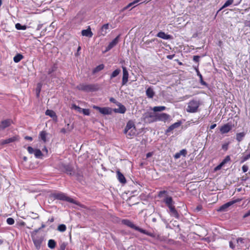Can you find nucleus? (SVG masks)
Returning <instances> with one entry per match:
<instances>
[{
	"label": "nucleus",
	"instance_id": "a878e982",
	"mask_svg": "<svg viewBox=\"0 0 250 250\" xmlns=\"http://www.w3.org/2000/svg\"><path fill=\"white\" fill-rule=\"evenodd\" d=\"M246 135L244 132L237 133L236 135V139L238 142H241Z\"/></svg>",
	"mask_w": 250,
	"mask_h": 250
},
{
	"label": "nucleus",
	"instance_id": "ddd939ff",
	"mask_svg": "<svg viewBox=\"0 0 250 250\" xmlns=\"http://www.w3.org/2000/svg\"><path fill=\"white\" fill-rule=\"evenodd\" d=\"M234 243L238 249H240L245 246V240L242 238H238L237 240L234 241Z\"/></svg>",
	"mask_w": 250,
	"mask_h": 250
},
{
	"label": "nucleus",
	"instance_id": "aec40b11",
	"mask_svg": "<svg viewBox=\"0 0 250 250\" xmlns=\"http://www.w3.org/2000/svg\"><path fill=\"white\" fill-rule=\"evenodd\" d=\"M82 35L83 36L91 38L93 36V33L91 30L90 27H88L87 29L83 30L82 31Z\"/></svg>",
	"mask_w": 250,
	"mask_h": 250
},
{
	"label": "nucleus",
	"instance_id": "423d86ee",
	"mask_svg": "<svg viewBox=\"0 0 250 250\" xmlns=\"http://www.w3.org/2000/svg\"><path fill=\"white\" fill-rule=\"evenodd\" d=\"M144 121L146 123H150L156 121V113L146 112L143 115Z\"/></svg>",
	"mask_w": 250,
	"mask_h": 250
},
{
	"label": "nucleus",
	"instance_id": "09e8293b",
	"mask_svg": "<svg viewBox=\"0 0 250 250\" xmlns=\"http://www.w3.org/2000/svg\"><path fill=\"white\" fill-rule=\"evenodd\" d=\"M146 94H154L153 88L152 87H148L146 90Z\"/></svg>",
	"mask_w": 250,
	"mask_h": 250
},
{
	"label": "nucleus",
	"instance_id": "c9c22d12",
	"mask_svg": "<svg viewBox=\"0 0 250 250\" xmlns=\"http://www.w3.org/2000/svg\"><path fill=\"white\" fill-rule=\"evenodd\" d=\"M15 27L17 30H25L27 28L26 25H22L19 23L16 24Z\"/></svg>",
	"mask_w": 250,
	"mask_h": 250
},
{
	"label": "nucleus",
	"instance_id": "7c9ffc66",
	"mask_svg": "<svg viewBox=\"0 0 250 250\" xmlns=\"http://www.w3.org/2000/svg\"><path fill=\"white\" fill-rule=\"evenodd\" d=\"M56 243L54 240L50 239L48 241V246L51 249H53L55 248Z\"/></svg>",
	"mask_w": 250,
	"mask_h": 250
},
{
	"label": "nucleus",
	"instance_id": "338daca9",
	"mask_svg": "<svg viewBox=\"0 0 250 250\" xmlns=\"http://www.w3.org/2000/svg\"><path fill=\"white\" fill-rule=\"evenodd\" d=\"M110 101L112 102V103H116V100L114 98H111L110 99Z\"/></svg>",
	"mask_w": 250,
	"mask_h": 250
},
{
	"label": "nucleus",
	"instance_id": "4d7b16f0",
	"mask_svg": "<svg viewBox=\"0 0 250 250\" xmlns=\"http://www.w3.org/2000/svg\"><path fill=\"white\" fill-rule=\"evenodd\" d=\"M200 57L199 56H193V61L196 62H198L199 61Z\"/></svg>",
	"mask_w": 250,
	"mask_h": 250
},
{
	"label": "nucleus",
	"instance_id": "72a5a7b5",
	"mask_svg": "<svg viewBox=\"0 0 250 250\" xmlns=\"http://www.w3.org/2000/svg\"><path fill=\"white\" fill-rule=\"evenodd\" d=\"M166 108V107L164 106H154L152 110L154 112H159L165 110Z\"/></svg>",
	"mask_w": 250,
	"mask_h": 250
},
{
	"label": "nucleus",
	"instance_id": "8fccbe9b",
	"mask_svg": "<svg viewBox=\"0 0 250 250\" xmlns=\"http://www.w3.org/2000/svg\"><path fill=\"white\" fill-rule=\"evenodd\" d=\"M85 115H89L90 114L89 110L88 109H83L82 112Z\"/></svg>",
	"mask_w": 250,
	"mask_h": 250
},
{
	"label": "nucleus",
	"instance_id": "9b49d317",
	"mask_svg": "<svg viewBox=\"0 0 250 250\" xmlns=\"http://www.w3.org/2000/svg\"><path fill=\"white\" fill-rule=\"evenodd\" d=\"M19 140V138L18 136H15L12 137L5 139L2 140L0 141V144L2 145H4L5 144H8L11 143H13L16 141H18Z\"/></svg>",
	"mask_w": 250,
	"mask_h": 250
},
{
	"label": "nucleus",
	"instance_id": "13d9d810",
	"mask_svg": "<svg viewBox=\"0 0 250 250\" xmlns=\"http://www.w3.org/2000/svg\"><path fill=\"white\" fill-rule=\"evenodd\" d=\"M250 216V210H249L247 213H246L244 216H243V218H246L248 216Z\"/></svg>",
	"mask_w": 250,
	"mask_h": 250
},
{
	"label": "nucleus",
	"instance_id": "052dcab7",
	"mask_svg": "<svg viewBox=\"0 0 250 250\" xmlns=\"http://www.w3.org/2000/svg\"><path fill=\"white\" fill-rule=\"evenodd\" d=\"M196 72H197V75L200 78V79H201L202 80V75L200 73L199 70L198 69H196Z\"/></svg>",
	"mask_w": 250,
	"mask_h": 250
},
{
	"label": "nucleus",
	"instance_id": "0e129e2a",
	"mask_svg": "<svg viewBox=\"0 0 250 250\" xmlns=\"http://www.w3.org/2000/svg\"><path fill=\"white\" fill-rule=\"evenodd\" d=\"M24 139L27 140L32 141L33 140L32 138L30 136H26L24 137Z\"/></svg>",
	"mask_w": 250,
	"mask_h": 250
},
{
	"label": "nucleus",
	"instance_id": "6e6d98bb",
	"mask_svg": "<svg viewBox=\"0 0 250 250\" xmlns=\"http://www.w3.org/2000/svg\"><path fill=\"white\" fill-rule=\"evenodd\" d=\"M248 167L246 165H244L243 167H242V170L243 171V172H246L248 171Z\"/></svg>",
	"mask_w": 250,
	"mask_h": 250
},
{
	"label": "nucleus",
	"instance_id": "69168bd1",
	"mask_svg": "<svg viewBox=\"0 0 250 250\" xmlns=\"http://www.w3.org/2000/svg\"><path fill=\"white\" fill-rule=\"evenodd\" d=\"M65 246L64 244H62L60 247V250H64Z\"/></svg>",
	"mask_w": 250,
	"mask_h": 250
},
{
	"label": "nucleus",
	"instance_id": "c03bdc74",
	"mask_svg": "<svg viewBox=\"0 0 250 250\" xmlns=\"http://www.w3.org/2000/svg\"><path fill=\"white\" fill-rule=\"evenodd\" d=\"M6 222L8 224L12 225L14 224L15 221L12 218H8L6 220Z\"/></svg>",
	"mask_w": 250,
	"mask_h": 250
},
{
	"label": "nucleus",
	"instance_id": "5701e85b",
	"mask_svg": "<svg viewBox=\"0 0 250 250\" xmlns=\"http://www.w3.org/2000/svg\"><path fill=\"white\" fill-rule=\"evenodd\" d=\"M45 114L46 115L49 116L50 117L52 118L54 120H57V117L56 116L55 112L54 111H53L52 110L47 109L45 111Z\"/></svg>",
	"mask_w": 250,
	"mask_h": 250
},
{
	"label": "nucleus",
	"instance_id": "bf43d9fd",
	"mask_svg": "<svg viewBox=\"0 0 250 250\" xmlns=\"http://www.w3.org/2000/svg\"><path fill=\"white\" fill-rule=\"evenodd\" d=\"M18 224L20 226H24L25 225V222H24L23 221H20V222H19L18 223Z\"/></svg>",
	"mask_w": 250,
	"mask_h": 250
},
{
	"label": "nucleus",
	"instance_id": "bb28decb",
	"mask_svg": "<svg viewBox=\"0 0 250 250\" xmlns=\"http://www.w3.org/2000/svg\"><path fill=\"white\" fill-rule=\"evenodd\" d=\"M187 154V150L186 149H182L180 151V152L176 153L174 155V158L175 159L179 158L181 155L185 156Z\"/></svg>",
	"mask_w": 250,
	"mask_h": 250
},
{
	"label": "nucleus",
	"instance_id": "58836bf2",
	"mask_svg": "<svg viewBox=\"0 0 250 250\" xmlns=\"http://www.w3.org/2000/svg\"><path fill=\"white\" fill-rule=\"evenodd\" d=\"M40 136L41 139L43 140L44 142H46V133L45 131H42L40 134Z\"/></svg>",
	"mask_w": 250,
	"mask_h": 250
},
{
	"label": "nucleus",
	"instance_id": "7ed1b4c3",
	"mask_svg": "<svg viewBox=\"0 0 250 250\" xmlns=\"http://www.w3.org/2000/svg\"><path fill=\"white\" fill-rule=\"evenodd\" d=\"M77 88L85 92H91L96 91L99 89V86L96 84H80Z\"/></svg>",
	"mask_w": 250,
	"mask_h": 250
},
{
	"label": "nucleus",
	"instance_id": "864d4df0",
	"mask_svg": "<svg viewBox=\"0 0 250 250\" xmlns=\"http://www.w3.org/2000/svg\"><path fill=\"white\" fill-rule=\"evenodd\" d=\"M229 143H226L222 145V149L225 151L227 150L228 148Z\"/></svg>",
	"mask_w": 250,
	"mask_h": 250
},
{
	"label": "nucleus",
	"instance_id": "cd10ccee",
	"mask_svg": "<svg viewBox=\"0 0 250 250\" xmlns=\"http://www.w3.org/2000/svg\"><path fill=\"white\" fill-rule=\"evenodd\" d=\"M118 179L121 183H125L126 182L124 176L120 172L117 171Z\"/></svg>",
	"mask_w": 250,
	"mask_h": 250
},
{
	"label": "nucleus",
	"instance_id": "20e7f679",
	"mask_svg": "<svg viewBox=\"0 0 250 250\" xmlns=\"http://www.w3.org/2000/svg\"><path fill=\"white\" fill-rule=\"evenodd\" d=\"M51 196L55 199L66 201L70 203L77 204V202L74 199L67 197L64 193L62 192L53 193L51 194Z\"/></svg>",
	"mask_w": 250,
	"mask_h": 250
},
{
	"label": "nucleus",
	"instance_id": "b1692460",
	"mask_svg": "<svg viewBox=\"0 0 250 250\" xmlns=\"http://www.w3.org/2000/svg\"><path fill=\"white\" fill-rule=\"evenodd\" d=\"M157 37L165 40H168L170 38V36L169 35L166 34L164 32L162 31L159 32L157 34Z\"/></svg>",
	"mask_w": 250,
	"mask_h": 250
},
{
	"label": "nucleus",
	"instance_id": "6e6552de",
	"mask_svg": "<svg viewBox=\"0 0 250 250\" xmlns=\"http://www.w3.org/2000/svg\"><path fill=\"white\" fill-rule=\"evenodd\" d=\"M109 24L106 23L104 24L100 30L98 31V35L99 36H104L108 32Z\"/></svg>",
	"mask_w": 250,
	"mask_h": 250
},
{
	"label": "nucleus",
	"instance_id": "4c0bfd02",
	"mask_svg": "<svg viewBox=\"0 0 250 250\" xmlns=\"http://www.w3.org/2000/svg\"><path fill=\"white\" fill-rule=\"evenodd\" d=\"M168 208H169L170 212L172 213V214L174 216H178L177 212L176 210V209L175 208V207H174V205L171 206V207H170Z\"/></svg>",
	"mask_w": 250,
	"mask_h": 250
},
{
	"label": "nucleus",
	"instance_id": "393cba45",
	"mask_svg": "<svg viewBox=\"0 0 250 250\" xmlns=\"http://www.w3.org/2000/svg\"><path fill=\"white\" fill-rule=\"evenodd\" d=\"M128 138H131L134 137L136 134V129H129L126 132L124 133Z\"/></svg>",
	"mask_w": 250,
	"mask_h": 250
},
{
	"label": "nucleus",
	"instance_id": "680f3d73",
	"mask_svg": "<svg viewBox=\"0 0 250 250\" xmlns=\"http://www.w3.org/2000/svg\"><path fill=\"white\" fill-rule=\"evenodd\" d=\"M153 155V152H148L146 154V158H149L151 156H152Z\"/></svg>",
	"mask_w": 250,
	"mask_h": 250
},
{
	"label": "nucleus",
	"instance_id": "1a4fd4ad",
	"mask_svg": "<svg viewBox=\"0 0 250 250\" xmlns=\"http://www.w3.org/2000/svg\"><path fill=\"white\" fill-rule=\"evenodd\" d=\"M170 118V116L166 113H156V121H163L166 122Z\"/></svg>",
	"mask_w": 250,
	"mask_h": 250
},
{
	"label": "nucleus",
	"instance_id": "c85d7f7f",
	"mask_svg": "<svg viewBox=\"0 0 250 250\" xmlns=\"http://www.w3.org/2000/svg\"><path fill=\"white\" fill-rule=\"evenodd\" d=\"M23 58V56L21 54H17L13 58L14 62L18 63Z\"/></svg>",
	"mask_w": 250,
	"mask_h": 250
},
{
	"label": "nucleus",
	"instance_id": "9d476101",
	"mask_svg": "<svg viewBox=\"0 0 250 250\" xmlns=\"http://www.w3.org/2000/svg\"><path fill=\"white\" fill-rule=\"evenodd\" d=\"M232 128V125L231 124H226L221 127L220 131L222 134L228 133Z\"/></svg>",
	"mask_w": 250,
	"mask_h": 250
},
{
	"label": "nucleus",
	"instance_id": "0eeeda50",
	"mask_svg": "<svg viewBox=\"0 0 250 250\" xmlns=\"http://www.w3.org/2000/svg\"><path fill=\"white\" fill-rule=\"evenodd\" d=\"M93 108L98 110L103 115H109L112 113V109L110 107H100L96 105L93 106Z\"/></svg>",
	"mask_w": 250,
	"mask_h": 250
},
{
	"label": "nucleus",
	"instance_id": "a18cd8bd",
	"mask_svg": "<svg viewBox=\"0 0 250 250\" xmlns=\"http://www.w3.org/2000/svg\"><path fill=\"white\" fill-rule=\"evenodd\" d=\"M64 168H65V170L66 171V172L70 173V174H71V172L72 171V168L69 166H65L64 167Z\"/></svg>",
	"mask_w": 250,
	"mask_h": 250
},
{
	"label": "nucleus",
	"instance_id": "f257e3e1",
	"mask_svg": "<svg viewBox=\"0 0 250 250\" xmlns=\"http://www.w3.org/2000/svg\"><path fill=\"white\" fill-rule=\"evenodd\" d=\"M122 222L123 224H124L132 229H133L136 230H138L141 233H143L144 234H145L146 235H147L150 236L152 237H154L155 236V235H154L153 233L148 232V231H146V230L143 229H142L136 226L131 221H129V220L124 219L122 221Z\"/></svg>",
	"mask_w": 250,
	"mask_h": 250
},
{
	"label": "nucleus",
	"instance_id": "e2e57ef3",
	"mask_svg": "<svg viewBox=\"0 0 250 250\" xmlns=\"http://www.w3.org/2000/svg\"><path fill=\"white\" fill-rule=\"evenodd\" d=\"M245 25L250 27V20L249 21H246L245 22Z\"/></svg>",
	"mask_w": 250,
	"mask_h": 250
},
{
	"label": "nucleus",
	"instance_id": "e433bc0d",
	"mask_svg": "<svg viewBox=\"0 0 250 250\" xmlns=\"http://www.w3.org/2000/svg\"><path fill=\"white\" fill-rule=\"evenodd\" d=\"M120 72L121 70L119 69H117L115 70H114L110 76V79H112L118 76L119 74L120 73Z\"/></svg>",
	"mask_w": 250,
	"mask_h": 250
},
{
	"label": "nucleus",
	"instance_id": "ea45409f",
	"mask_svg": "<svg viewBox=\"0 0 250 250\" xmlns=\"http://www.w3.org/2000/svg\"><path fill=\"white\" fill-rule=\"evenodd\" d=\"M66 229V226L65 225L61 224L58 226V230L61 232H64L65 231Z\"/></svg>",
	"mask_w": 250,
	"mask_h": 250
},
{
	"label": "nucleus",
	"instance_id": "f3484780",
	"mask_svg": "<svg viewBox=\"0 0 250 250\" xmlns=\"http://www.w3.org/2000/svg\"><path fill=\"white\" fill-rule=\"evenodd\" d=\"M135 129V125H134V123L133 121H129L127 123V125L124 130V133H126V132H127V131L129 129Z\"/></svg>",
	"mask_w": 250,
	"mask_h": 250
},
{
	"label": "nucleus",
	"instance_id": "a211bd4d",
	"mask_svg": "<svg viewBox=\"0 0 250 250\" xmlns=\"http://www.w3.org/2000/svg\"><path fill=\"white\" fill-rule=\"evenodd\" d=\"M231 205L232 203H231L230 201H229L221 206L219 208L217 209V211L220 212L227 211L228 210V208L231 206Z\"/></svg>",
	"mask_w": 250,
	"mask_h": 250
},
{
	"label": "nucleus",
	"instance_id": "2eb2a0df",
	"mask_svg": "<svg viewBox=\"0 0 250 250\" xmlns=\"http://www.w3.org/2000/svg\"><path fill=\"white\" fill-rule=\"evenodd\" d=\"M182 124L181 121H178L176 123L171 125L166 130V133L167 134L168 133L171 132L174 129L179 127Z\"/></svg>",
	"mask_w": 250,
	"mask_h": 250
},
{
	"label": "nucleus",
	"instance_id": "37998d69",
	"mask_svg": "<svg viewBox=\"0 0 250 250\" xmlns=\"http://www.w3.org/2000/svg\"><path fill=\"white\" fill-rule=\"evenodd\" d=\"M230 160V157L229 156H227L226 157V158L223 160V161L221 163V164H222L223 166H224L225 164H226L227 162H229Z\"/></svg>",
	"mask_w": 250,
	"mask_h": 250
},
{
	"label": "nucleus",
	"instance_id": "774afa93",
	"mask_svg": "<svg viewBox=\"0 0 250 250\" xmlns=\"http://www.w3.org/2000/svg\"><path fill=\"white\" fill-rule=\"evenodd\" d=\"M216 126V124H213V125H212L210 126V129H213V128H214Z\"/></svg>",
	"mask_w": 250,
	"mask_h": 250
},
{
	"label": "nucleus",
	"instance_id": "4be33fe9",
	"mask_svg": "<svg viewBox=\"0 0 250 250\" xmlns=\"http://www.w3.org/2000/svg\"><path fill=\"white\" fill-rule=\"evenodd\" d=\"M73 129V125H70L69 124H68L66 125V128H62L61 130V132L63 134H65L68 132H70Z\"/></svg>",
	"mask_w": 250,
	"mask_h": 250
},
{
	"label": "nucleus",
	"instance_id": "dca6fc26",
	"mask_svg": "<svg viewBox=\"0 0 250 250\" xmlns=\"http://www.w3.org/2000/svg\"><path fill=\"white\" fill-rule=\"evenodd\" d=\"M12 123V121L10 119H7L1 122V124L0 125V128L2 129L5 128L9 126Z\"/></svg>",
	"mask_w": 250,
	"mask_h": 250
},
{
	"label": "nucleus",
	"instance_id": "603ef678",
	"mask_svg": "<svg viewBox=\"0 0 250 250\" xmlns=\"http://www.w3.org/2000/svg\"><path fill=\"white\" fill-rule=\"evenodd\" d=\"M242 200V198H237V199H236L235 200L231 201L230 202L232 203V205H233L235 203H238V202H239L241 201Z\"/></svg>",
	"mask_w": 250,
	"mask_h": 250
},
{
	"label": "nucleus",
	"instance_id": "6ab92c4d",
	"mask_svg": "<svg viewBox=\"0 0 250 250\" xmlns=\"http://www.w3.org/2000/svg\"><path fill=\"white\" fill-rule=\"evenodd\" d=\"M123 83L125 84L127 83L128 78V73L126 68L125 67H123Z\"/></svg>",
	"mask_w": 250,
	"mask_h": 250
},
{
	"label": "nucleus",
	"instance_id": "c756f323",
	"mask_svg": "<svg viewBox=\"0 0 250 250\" xmlns=\"http://www.w3.org/2000/svg\"><path fill=\"white\" fill-rule=\"evenodd\" d=\"M141 0H135L133 2L129 3L128 4H127L125 7H124V10H127L131 6H133L134 7L135 6L134 5L135 4L137 3L138 2H140Z\"/></svg>",
	"mask_w": 250,
	"mask_h": 250
},
{
	"label": "nucleus",
	"instance_id": "3c124183",
	"mask_svg": "<svg viewBox=\"0 0 250 250\" xmlns=\"http://www.w3.org/2000/svg\"><path fill=\"white\" fill-rule=\"evenodd\" d=\"M229 247L232 249H234L235 247H236V246H235V244L234 243V241L233 242L231 241L229 242Z\"/></svg>",
	"mask_w": 250,
	"mask_h": 250
},
{
	"label": "nucleus",
	"instance_id": "5fc2aeb1",
	"mask_svg": "<svg viewBox=\"0 0 250 250\" xmlns=\"http://www.w3.org/2000/svg\"><path fill=\"white\" fill-rule=\"evenodd\" d=\"M223 166L222 165V164L220 163L218 166H217L216 167H215L214 168V170L215 171H217V170L220 169Z\"/></svg>",
	"mask_w": 250,
	"mask_h": 250
},
{
	"label": "nucleus",
	"instance_id": "79ce46f5",
	"mask_svg": "<svg viewBox=\"0 0 250 250\" xmlns=\"http://www.w3.org/2000/svg\"><path fill=\"white\" fill-rule=\"evenodd\" d=\"M42 84L41 83H38L36 87V94H39L41 92Z\"/></svg>",
	"mask_w": 250,
	"mask_h": 250
},
{
	"label": "nucleus",
	"instance_id": "f8f14e48",
	"mask_svg": "<svg viewBox=\"0 0 250 250\" xmlns=\"http://www.w3.org/2000/svg\"><path fill=\"white\" fill-rule=\"evenodd\" d=\"M120 36H118L116 37L111 42L109 43L108 45L106 47L105 51H108L111 49H112L113 47H114L116 44L118 43L119 41Z\"/></svg>",
	"mask_w": 250,
	"mask_h": 250
},
{
	"label": "nucleus",
	"instance_id": "4468645a",
	"mask_svg": "<svg viewBox=\"0 0 250 250\" xmlns=\"http://www.w3.org/2000/svg\"><path fill=\"white\" fill-rule=\"evenodd\" d=\"M117 105L119 106L117 108H114L112 110L115 113H119L123 114L125 113L126 111V108L123 105L121 104L120 103H117Z\"/></svg>",
	"mask_w": 250,
	"mask_h": 250
},
{
	"label": "nucleus",
	"instance_id": "412c9836",
	"mask_svg": "<svg viewBox=\"0 0 250 250\" xmlns=\"http://www.w3.org/2000/svg\"><path fill=\"white\" fill-rule=\"evenodd\" d=\"M164 202L168 208L174 205V202L171 197L167 196L164 199Z\"/></svg>",
	"mask_w": 250,
	"mask_h": 250
},
{
	"label": "nucleus",
	"instance_id": "f03ea898",
	"mask_svg": "<svg viewBox=\"0 0 250 250\" xmlns=\"http://www.w3.org/2000/svg\"><path fill=\"white\" fill-rule=\"evenodd\" d=\"M38 230L39 229H36L33 231L31 233V237L36 248L39 250L43 240V237L37 234Z\"/></svg>",
	"mask_w": 250,
	"mask_h": 250
},
{
	"label": "nucleus",
	"instance_id": "f704fd0d",
	"mask_svg": "<svg viewBox=\"0 0 250 250\" xmlns=\"http://www.w3.org/2000/svg\"><path fill=\"white\" fill-rule=\"evenodd\" d=\"M233 2V0H228L222 6V7H221V8L220 9V10H222L229 6L230 5H231V4H232V3Z\"/></svg>",
	"mask_w": 250,
	"mask_h": 250
},
{
	"label": "nucleus",
	"instance_id": "2f4dec72",
	"mask_svg": "<svg viewBox=\"0 0 250 250\" xmlns=\"http://www.w3.org/2000/svg\"><path fill=\"white\" fill-rule=\"evenodd\" d=\"M104 66L103 64L99 65L98 66H97L96 67H95L93 69V73H96L98 72L99 71L103 70L104 68Z\"/></svg>",
	"mask_w": 250,
	"mask_h": 250
},
{
	"label": "nucleus",
	"instance_id": "39448f33",
	"mask_svg": "<svg viewBox=\"0 0 250 250\" xmlns=\"http://www.w3.org/2000/svg\"><path fill=\"white\" fill-rule=\"evenodd\" d=\"M200 105L199 101L192 100L188 103L187 111L189 113H194L197 111Z\"/></svg>",
	"mask_w": 250,
	"mask_h": 250
},
{
	"label": "nucleus",
	"instance_id": "473e14b6",
	"mask_svg": "<svg viewBox=\"0 0 250 250\" xmlns=\"http://www.w3.org/2000/svg\"><path fill=\"white\" fill-rule=\"evenodd\" d=\"M34 154L37 158H41L42 156V152L40 149H35Z\"/></svg>",
	"mask_w": 250,
	"mask_h": 250
},
{
	"label": "nucleus",
	"instance_id": "49530a36",
	"mask_svg": "<svg viewBox=\"0 0 250 250\" xmlns=\"http://www.w3.org/2000/svg\"><path fill=\"white\" fill-rule=\"evenodd\" d=\"M73 108H74L75 109L77 110L79 112H82L83 110V108H82L76 105H73Z\"/></svg>",
	"mask_w": 250,
	"mask_h": 250
},
{
	"label": "nucleus",
	"instance_id": "a19ab883",
	"mask_svg": "<svg viewBox=\"0 0 250 250\" xmlns=\"http://www.w3.org/2000/svg\"><path fill=\"white\" fill-rule=\"evenodd\" d=\"M250 158V153L249 154L242 157L241 163H244V162H245L246 160H248Z\"/></svg>",
	"mask_w": 250,
	"mask_h": 250
},
{
	"label": "nucleus",
	"instance_id": "de8ad7c7",
	"mask_svg": "<svg viewBox=\"0 0 250 250\" xmlns=\"http://www.w3.org/2000/svg\"><path fill=\"white\" fill-rule=\"evenodd\" d=\"M27 150H28V152L30 153V154H33L34 153V152L35 151V149H34L33 148H32V147L31 146H28L27 147Z\"/></svg>",
	"mask_w": 250,
	"mask_h": 250
}]
</instances>
